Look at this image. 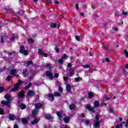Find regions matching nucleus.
Wrapping results in <instances>:
<instances>
[{"mask_svg": "<svg viewBox=\"0 0 128 128\" xmlns=\"http://www.w3.org/2000/svg\"><path fill=\"white\" fill-rule=\"evenodd\" d=\"M80 116H82V118H86V116H84V113H82L80 114Z\"/></svg>", "mask_w": 128, "mask_h": 128, "instance_id": "nucleus-50", "label": "nucleus"}, {"mask_svg": "<svg viewBox=\"0 0 128 128\" xmlns=\"http://www.w3.org/2000/svg\"><path fill=\"white\" fill-rule=\"evenodd\" d=\"M17 70L16 69H12L10 70V74L12 76L16 74Z\"/></svg>", "mask_w": 128, "mask_h": 128, "instance_id": "nucleus-12", "label": "nucleus"}, {"mask_svg": "<svg viewBox=\"0 0 128 128\" xmlns=\"http://www.w3.org/2000/svg\"><path fill=\"white\" fill-rule=\"evenodd\" d=\"M66 58H68V56H66V54H64L62 56V60H66Z\"/></svg>", "mask_w": 128, "mask_h": 128, "instance_id": "nucleus-36", "label": "nucleus"}, {"mask_svg": "<svg viewBox=\"0 0 128 128\" xmlns=\"http://www.w3.org/2000/svg\"><path fill=\"white\" fill-rule=\"evenodd\" d=\"M27 96L28 98H32V96H34V92L32 90H29Z\"/></svg>", "mask_w": 128, "mask_h": 128, "instance_id": "nucleus-6", "label": "nucleus"}, {"mask_svg": "<svg viewBox=\"0 0 128 128\" xmlns=\"http://www.w3.org/2000/svg\"><path fill=\"white\" fill-rule=\"evenodd\" d=\"M34 78V76H32L29 78L30 80H32Z\"/></svg>", "mask_w": 128, "mask_h": 128, "instance_id": "nucleus-52", "label": "nucleus"}, {"mask_svg": "<svg viewBox=\"0 0 128 128\" xmlns=\"http://www.w3.org/2000/svg\"><path fill=\"white\" fill-rule=\"evenodd\" d=\"M95 118L96 120V122H98V120H100V116L98 114H97Z\"/></svg>", "mask_w": 128, "mask_h": 128, "instance_id": "nucleus-32", "label": "nucleus"}, {"mask_svg": "<svg viewBox=\"0 0 128 128\" xmlns=\"http://www.w3.org/2000/svg\"><path fill=\"white\" fill-rule=\"evenodd\" d=\"M67 66H68V68H72V64H68Z\"/></svg>", "mask_w": 128, "mask_h": 128, "instance_id": "nucleus-53", "label": "nucleus"}, {"mask_svg": "<svg viewBox=\"0 0 128 128\" xmlns=\"http://www.w3.org/2000/svg\"><path fill=\"white\" fill-rule=\"evenodd\" d=\"M4 110L2 108H0V114H4Z\"/></svg>", "mask_w": 128, "mask_h": 128, "instance_id": "nucleus-41", "label": "nucleus"}, {"mask_svg": "<svg viewBox=\"0 0 128 128\" xmlns=\"http://www.w3.org/2000/svg\"><path fill=\"white\" fill-rule=\"evenodd\" d=\"M10 120H18V118H17L16 116L14 114H10L9 116Z\"/></svg>", "mask_w": 128, "mask_h": 128, "instance_id": "nucleus-8", "label": "nucleus"}, {"mask_svg": "<svg viewBox=\"0 0 128 128\" xmlns=\"http://www.w3.org/2000/svg\"><path fill=\"white\" fill-rule=\"evenodd\" d=\"M86 108L88 110H90V112H94V108H92L90 104H88L86 106Z\"/></svg>", "mask_w": 128, "mask_h": 128, "instance_id": "nucleus-7", "label": "nucleus"}, {"mask_svg": "<svg viewBox=\"0 0 128 128\" xmlns=\"http://www.w3.org/2000/svg\"><path fill=\"white\" fill-rule=\"evenodd\" d=\"M62 112L60 111H59L56 112V114L58 116L59 120H62Z\"/></svg>", "mask_w": 128, "mask_h": 128, "instance_id": "nucleus-18", "label": "nucleus"}, {"mask_svg": "<svg viewBox=\"0 0 128 128\" xmlns=\"http://www.w3.org/2000/svg\"><path fill=\"white\" fill-rule=\"evenodd\" d=\"M55 50H56L57 52H60V50L58 48H55Z\"/></svg>", "mask_w": 128, "mask_h": 128, "instance_id": "nucleus-56", "label": "nucleus"}, {"mask_svg": "<svg viewBox=\"0 0 128 128\" xmlns=\"http://www.w3.org/2000/svg\"><path fill=\"white\" fill-rule=\"evenodd\" d=\"M105 98L106 100H108L110 99V97L106 96Z\"/></svg>", "mask_w": 128, "mask_h": 128, "instance_id": "nucleus-58", "label": "nucleus"}, {"mask_svg": "<svg viewBox=\"0 0 128 128\" xmlns=\"http://www.w3.org/2000/svg\"><path fill=\"white\" fill-rule=\"evenodd\" d=\"M58 90L62 92V88L61 87H59Z\"/></svg>", "mask_w": 128, "mask_h": 128, "instance_id": "nucleus-49", "label": "nucleus"}, {"mask_svg": "<svg viewBox=\"0 0 128 128\" xmlns=\"http://www.w3.org/2000/svg\"><path fill=\"white\" fill-rule=\"evenodd\" d=\"M122 14H124V16H126V14H128V13L126 12H123Z\"/></svg>", "mask_w": 128, "mask_h": 128, "instance_id": "nucleus-55", "label": "nucleus"}, {"mask_svg": "<svg viewBox=\"0 0 128 128\" xmlns=\"http://www.w3.org/2000/svg\"><path fill=\"white\" fill-rule=\"evenodd\" d=\"M94 96V93L90 92L88 93V98H92Z\"/></svg>", "mask_w": 128, "mask_h": 128, "instance_id": "nucleus-27", "label": "nucleus"}, {"mask_svg": "<svg viewBox=\"0 0 128 128\" xmlns=\"http://www.w3.org/2000/svg\"><path fill=\"white\" fill-rule=\"evenodd\" d=\"M12 54H14V52H9L8 55L9 56H12Z\"/></svg>", "mask_w": 128, "mask_h": 128, "instance_id": "nucleus-60", "label": "nucleus"}, {"mask_svg": "<svg viewBox=\"0 0 128 128\" xmlns=\"http://www.w3.org/2000/svg\"><path fill=\"white\" fill-rule=\"evenodd\" d=\"M40 121L39 119H35L32 122V124H38Z\"/></svg>", "mask_w": 128, "mask_h": 128, "instance_id": "nucleus-20", "label": "nucleus"}, {"mask_svg": "<svg viewBox=\"0 0 128 128\" xmlns=\"http://www.w3.org/2000/svg\"><path fill=\"white\" fill-rule=\"evenodd\" d=\"M23 82H24L22 81L19 80L18 83L14 86V88H12L10 92H16V90H18V88H20V84H22Z\"/></svg>", "mask_w": 128, "mask_h": 128, "instance_id": "nucleus-3", "label": "nucleus"}, {"mask_svg": "<svg viewBox=\"0 0 128 128\" xmlns=\"http://www.w3.org/2000/svg\"><path fill=\"white\" fill-rule=\"evenodd\" d=\"M30 86H32V83L28 84V86H26L25 88V89L28 90V88H30Z\"/></svg>", "mask_w": 128, "mask_h": 128, "instance_id": "nucleus-35", "label": "nucleus"}, {"mask_svg": "<svg viewBox=\"0 0 128 128\" xmlns=\"http://www.w3.org/2000/svg\"><path fill=\"white\" fill-rule=\"evenodd\" d=\"M54 78H58V74L56 73L54 76Z\"/></svg>", "mask_w": 128, "mask_h": 128, "instance_id": "nucleus-46", "label": "nucleus"}, {"mask_svg": "<svg viewBox=\"0 0 128 128\" xmlns=\"http://www.w3.org/2000/svg\"><path fill=\"white\" fill-rule=\"evenodd\" d=\"M80 16H84V14L83 12H81L80 13Z\"/></svg>", "mask_w": 128, "mask_h": 128, "instance_id": "nucleus-59", "label": "nucleus"}, {"mask_svg": "<svg viewBox=\"0 0 128 128\" xmlns=\"http://www.w3.org/2000/svg\"><path fill=\"white\" fill-rule=\"evenodd\" d=\"M36 109H34L32 113V116L34 118H36V114H38V108H40L42 106V104L40 103L36 104H35Z\"/></svg>", "mask_w": 128, "mask_h": 128, "instance_id": "nucleus-1", "label": "nucleus"}, {"mask_svg": "<svg viewBox=\"0 0 128 128\" xmlns=\"http://www.w3.org/2000/svg\"><path fill=\"white\" fill-rule=\"evenodd\" d=\"M47 68H49V70H52V64H47Z\"/></svg>", "mask_w": 128, "mask_h": 128, "instance_id": "nucleus-26", "label": "nucleus"}, {"mask_svg": "<svg viewBox=\"0 0 128 128\" xmlns=\"http://www.w3.org/2000/svg\"><path fill=\"white\" fill-rule=\"evenodd\" d=\"M69 74H70V76H74V70H72V68H70Z\"/></svg>", "mask_w": 128, "mask_h": 128, "instance_id": "nucleus-10", "label": "nucleus"}, {"mask_svg": "<svg viewBox=\"0 0 128 128\" xmlns=\"http://www.w3.org/2000/svg\"><path fill=\"white\" fill-rule=\"evenodd\" d=\"M76 108V106L74 104H71L69 106V108L72 110H74Z\"/></svg>", "mask_w": 128, "mask_h": 128, "instance_id": "nucleus-22", "label": "nucleus"}, {"mask_svg": "<svg viewBox=\"0 0 128 128\" xmlns=\"http://www.w3.org/2000/svg\"><path fill=\"white\" fill-rule=\"evenodd\" d=\"M14 37H12L10 40H12V42H14Z\"/></svg>", "mask_w": 128, "mask_h": 128, "instance_id": "nucleus-61", "label": "nucleus"}, {"mask_svg": "<svg viewBox=\"0 0 128 128\" xmlns=\"http://www.w3.org/2000/svg\"><path fill=\"white\" fill-rule=\"evenodd\" d=\"M4 98H6L7 100L2 101L1 103L2 104H6L8 106H10V100H12V97L7 94L4 96Z\"/></svg>", "mask_w": 128, "mask_h": 128, "instance_id": "nucleus-2", "label": "nucleus"}, {"mask_svg": "<svg viewBox=\"0 0 128 128\" xmlns=\"http://www.w3.org/2000/svg\"><path fill=\"white\" fill-rule=\"evenodd\" d=\"M66 90H67V92H70L71 90H72V86H70V84H66Z\"/></svg>", "mask_w": 128, "mask_h": 128, "instance_id": "nucleus-9", "label": "nucleus"}, {"mask_svg": "<svg viewBox=\"0 0 128 128\" xmlns=\"http://www.w3.org/2000/svg\"><path fill=\"white\" fill-rule=\"evenodd\" d=\"M14 128H18V126L17 124H15L14 125Z\"/></svg>", "mask_w": 128, "mask_h": 128, "instance_id": "nucleus-54", "label": "nucleus"}, {"mask_svg": "<svg viewBox=\"0 0 128 128\" xmlns=\"http://www.w3.org/2000/svg\"><path fill=\"white\" fill-rule=\"evenodd\" d=\"M76 40H78V41L80 40V38L78 36H76Z\"/></svg>", "mask_w": 128, "mask_h": 128, "instance_id": "nucleus-43", "label": "nucleus"}, {"mask_svg": "<svg viewBox=\"0 0 128 128\" xmlns=\"http://www.w3.org/2000/svg\"><path fill=\"white\" fill-rule=\"evenodd\" d=\"M82 122L86 126H88V124H90V120H83Z\"/></svg>", "mask_w": 128, "mask_h": 128, "instance_id": "nucleus-21", "label": "nucleus"}, {"mask_svg": "<svg viewBox=\"0 0 128 128\" xmlns=\"http://www.w3.org/2000/svg\"><path fill=\"white\" fill-rule=\"evenodd\" d=\"M126 68H128V64H126L125 66Z\"/></svg>", "mask_w": 128, "mask_h": 128, "instance_id": "nucleus-64", "label": "nucleus"}, {"mask_svg": "<svg viewBox=\"0 0 128 128\" xmlns=\"http://www.w3.org/2000/svg\"><path fill=\"white\" fill-rule=\"evenodd\" d=\"M110 112H114V108L112 107L109 108Z\"/></svg>", "mask_w": 128, "mask_h": 128, "instance_id": "nucleus-37", "label": "nucleus"}, {"mask_svg": "<svg viewBox=\"0 0 128 128\" xmlns=\"http://www.w3.org/2000/svg\"><path fill=\"white\" fill-rule=\"evenodd\" d=\"M58 62L60 63V64H62V62H64V60L62 58H60V59L58 60Z\"/></svg>", "mask_w": 128, "mask_h": 128, "instance_id": "nucleus-39", "label": "nucleus"}, {"mask_svg": "<svg viewBox=\"0 0 128 128\" xmlns=\"http://www.w3.org/2000/svg\"><path fill=\"white\" fill-rule=\"evenodd\" d=\"M44 116L46 120H50L52 118V117L50 114H46Z\"/></svg>", "mask_w": 128, "mask_h": 128, "instance_id": "nucleus-16", "label": "nucleus"}, {"mask_svg": "<svg viewBox=\"0 0 128 128\" xmlns=\"http://www.w3.org/2000/svg\"><path fill=\"white\" fill-rule=\"evenodd\" d=\"M10 78H12V76H7V78H6V80H7L8 81V82H10Z\"/></svg>", "mask_w": 128, "mask_h": 128, "instance_id": "nucleus-40", "label": "nucleus"}, {"mask_svg": "<svg viewBox=\"0 0 128 128\" xmlns=\"http://www.w3.org/2000/svg\"><path fill=\"white\" fill-rule=\"evenodd\" d=\"M26 72H28V70L26 69H24L23 70V74L24 76H26L28 74L26 73Z\"/></svg>", "mask_w": 128, "mask_h": 128, "instance_id": "nucleus-28", "label": "nucleus"}, {"mask_svg": "<svg viewBox=\"0 0 128 128\" xmlns=\"http://www.w3.org/2000/svg\"><path fill=\"white\" fill-rule=\"evenodd\" d=\"M124 54L126 58H128V52L126 50H124Z\"/></svg>", "mask_w": 128, "mask_h": 128, "instance_id": "nucleus-30", "label": "nucleus"}, {"mask_svg": "<svg viewBox=\"0 0 128 128\" xmlns=\"http://www.w3.org/2000/svg\"><path fill=\"white\" fill-rule=\"evenodd\" d=\"M43 55L44 56L45 58H48V54H46V53H45V54L43 53Z\"/></svg>", "mask_w": 128, "mask_h": 128, "instance_id": "nucleus-47", "label": "nucleus"}, {"mask_svg": "<svg viewBox=\"0 0 128 128\" xmlns=\"http://www.w3.org/2000/svg\"><path fill=\"white\" fill-rule=\"evenodd\" d=\"M54 96H60V94L58 92H55L54 93Z\"/></svg>", "mask_w": 128, "mask_h": 128, "instance_id": "nucleus-33", "label": "nucleus"}, {"mask_svg": "<svg viewBox=\"0 0 128 128\" xmlns=\"http://www.w3.org/2000/svg\"><path fill=\"white\" fill-rule=\"evenodd\" d=\"M26 66H34V64L32 62V61H28L26 62Z\"/></svg>", "mask_w": 128, "mask_h": 128, "instance_id": "nucleus-25", "label": "nucleus"}, {"mask_svg": "<svg viewBox=\"0 0 128 128\" xmlns=\"http://www.w3.org/2000/svg\"><path fill=\"white\" fill-rule=\"evenodd\" d=\"M22 122L23 124H28V120H26V118L22 119Z\"/></svg>", "mask_w": 128, "mask_h": 128, "instance_id": "nucleus-24", "label": "nucleus"}, {"mask_svg": "<svg viewBox=\"0 0 128 128\" xmlns=\"http://www.w3.org/2000/svg\"><path fill=\"white\" fill-rule=\"evenodd\" d=\"M20 108H21V110H24V108H26V105H24V104H22L20 105Z\"/></svg>", "mask_w": 128, "mask_h": 128, "instance_id": "nucleus-29", "label": "nucleus"}, {"mask_svg": "<svg viewBox=\"0 0 128 128\" xmlns=\"http://www.w3.org/2000/svg\"><path fill=\"white\" fill-rule=\"evenodd\" d=\"M18 98H24V91H21L18 94Z\"/></svg>", "mask_w": 128, "mask_h": 128, "instance_id": "nucleus-14", "label": "nucleus"}, {"mask_svg": "<svg viewBox=\"0 0 128 128\" xmlns=\"http://www.w3.org/2000/svg\"><path fill=\"white\" fill-rule=\"evenodd\" d=\"M82 66H83V68H90V65L88 64L82 65Z\"/></svg>", "mask_w": 128, "mask_h": 128, "instance_id": "nucleus-31", "label": "nucleus"}, {"mask_svg": "<svg viewBox=\"0 0 128 128\" xmlns=\"http://www.w3.org/2000/svg\"><path fill=\"white\" fill-rule=\"evenodd\" d=\"M28 44H34V40L29 38L28 39Z\"/></svg>", "mask_w": 128, "mask_h": 128, "instance_id": "nucleus-23", "label": "nucleus"}, {"mask_svg": "<svg viewBox=\"0 0 128 128\" xmlns=\"http://www.w3.org/2000/svg\"><path fill=\"white\" fill-rule=\"evenodd\" d=\"M105 60H106V62H110V58H105Z\"/></svg>", "mask_w": 128, "mask_h": 128, "instance_id": "nucleus-45", "label": "nucleus"}, {"mask_svg": "<svg viewBox=\"0 0 128 128\" xmlns=\"http://www.w3.org/2000/svg\"><path fill=\"white\" fill-rule=\"evenodd\" d=\"M63 78H64V81H66V80H68V78L66 76H64Z\"/></svg>", "mask_w": 128, "mask_h": 128, "instance_id": "nucleus-42", "label": "nucleus"}, {"mask_svg": "<svg viewBox=\"0 0 128 128\" xmlns=\"http://www.w3.org/2000/svg\"><path fill=\"white\" fill-rule=\"evenodd\" d=\"M56 26V23H52L50 25L51 28H55Z\"/></svg>", "mask_w": 128, "mask_h": 128, "instance_id": "nucleus-38", "label": "nucleus"}, {"mask_svg": "<svg viewBox=\"0 0 128 128\" xmlns=\"http://www.w3.org/2000/svg\"><path fill=\"white\" fill-rule=\"evenodd\" d=\"M38 54H40V56H42V54H44V50H42V49H38Z\"/></svg>", "mask_w": 128, "mask_h": 128, "instance_id": "nucleus-19", "label": "nucleus"}, {"mask_svg": "<svg viewBox=\"0 0 128 128\" xmlns=\"http://www.w3.org/2000/svg\"><path fill=\"white\" fill-rule=\"evenodd\" d=\"M4 88L2 87H0V92H4Z\"/></svg>", "mask_w": 128, "mask_h": 128, "instance_id": "nucleus-44", "label": "nucleus"}, {"mask_svg": "<svg viewBox=\"0 0 128 128\" xmlns=\"http://www.w3.org/2000/svg\"><path fill=\"white\" fill-rule=\"evenodd\" d=\"M65 124H68L70 122V117H65L64 119Z\"/></svg>", "mask_w": 128, "mask_h": 128, "instance_id": "nucleus-17", "label": "nucleus"}, {"mask_svg": "<svg viewBox=\"0 0 128 128\" xmlns=\"http://www.w3.org/2000/svg\"><path fill=\"white\" fill-rule=\"evenodd\" d=\"M75 8H76V10H78V4H76Z\"/></svg>", "mask_w": 128, "mask_h": 128, "instance_id": "nucleus-48", "label": "nucleus"}, {"mask_svg": "<svg viewBox=\"0 0 128 128\" xmlns=\"http://www.w3.org/2000/svg\"><path fill=\"white\" fill-rule=\"evenodd\" d=\"M82 80V78H74V80H76V82H80Z\"/></svg>", "mask_w": 128, "mask_h": 128, "instance_id": "nucleus-34", "label": "nucleus"}, {"mask_svg": "<svg viewBox=\"0 0 128 128\" xmlns=\"http://www.w3.org/2000/svg\"><path fill=\"white\" fill-rule=\"evenodd\" d=\"M94 128H100V122L95 121V122L94 123Z\"/></svg>", "mask_w": 128, "mask_h": 128, "instance_id": "nucleus-11", "label": "nucleus"}, {"mask_svg": "<svg viewBox=\"0 0 128 128\" xmlns=\"http://www.w3.org/2000/svg\"><path fill=\"white\" fill-rule=\"evenodd\" d=\"M94 108H98L100 106V102L98 101H94Z\"/></svg>", "mask_w": 128, "mask_h": 128, "instance_id": "nucleus-13", "label": "nucleus"}, {"mask_svg": "<svg viewBox=\"0 0 128 128\" xmlns=\"http://www.w3.org/2000/svg\"><path fill=\"white\" fill-rule=\"evenodd\" d=\"M116 128H121L120 124H118L117 126H116Z\"/></svg>", "mask_w": 128, "mask_h": 128, "instance_id": "nucleus-57", "label": "nucleus"}, {"mask_svg": "<svg viewBox=\"0 0 128 128\" xmlns=\"http://www.w3.org/2000/svg\"><path fill=\"white\" fill-rule=\"evenodd\" d=\"M20 54H24V56H28V50H24V46H22L20 50Z\"/></svg>", "mask_w": 128, "mask_h": 128, "instance_id": "nucleus-4", "label": "nucleus"}, {"mask_svg": "<svg viewBox=\"0 0 128 128\" xmlns=\"http://www.w3.org/2000/svg\"><path fill=\"white\" fill-rule=\"evenodd\" d=\"M48 98H50V100H51V102H52V100H54V97L52 94H48Z\"/></svg>", "mask_w": 128, "mask_h": 128, "instance_id": "nucleus-15", "label": "nucleus"}, {"mask_svg": "<svg viewBox=\"0 0 128 128\" xmlns=\"http://www.w3.org/2000/svg\"><path fill=\"white\" fill-rule=\"evenodd\" d=\"M1 42L4 44V38L2 36H1Z\"/></svg>", "mask_w": 128, "mask_h": 128, "instance_id": "nucleus-51", "label": "nucleus"}, {"mask_svg": "<svg viewBox=\"0 0 128 128\" xmlns=\"http://www.w3.org/2000/svg\"><path fill=\"white\" fill-rule=\"evenodd\" d=\"M114 30H115L116 32L117 30H118V28L116 27H115L114 28Z\"/></svg>", "mask_w": 128, "mask_h": 128, "instance_id": "nucleus-63", "label": "nucleus"}, {"mask_svg": "<svg viewBox=\"0 0 128 128\" xmlns=\"http://www.w3.org/2000/svg\"><path fill=\"white\" fill-rule=\"evenodd\" d=\"M46 76L49 77V80H53L54 79V76H52V72L50 71H47L46 72Z\"/></svg>", "mask_w": 128, "mask_h": 128, "instance_id": "nucleus-5", "label": "nucleus"}, {"mask_svg": "<svg viewBox=\"0 0 128 128\" xmlns=\"http://www.w3.org/2000/svg\"><path fill=\"white\" fill-rule=\"evenodd\" d=\"M54 4H58L59 2L58 1H55Z\"/></svg>", "mask_w": 128, "mask_h": 128, "instance_id": "nucleus-62", "label": "nucleus"}]
</instances>
